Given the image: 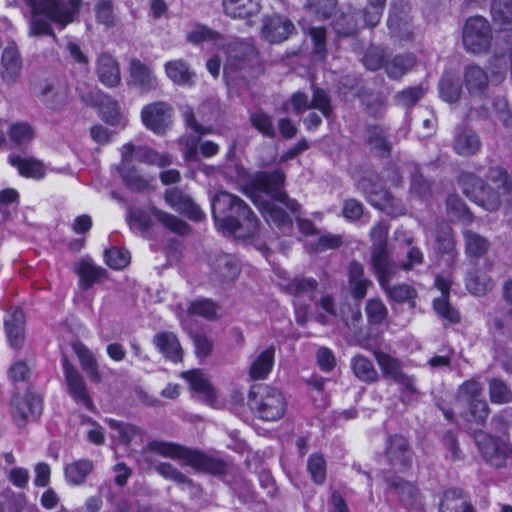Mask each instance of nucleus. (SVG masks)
<instances>
[{"instance_id":"1","label":"nucleus","mask_w":512,"mask_h":512,"mask_svg":"<svg viewBox=\"0 0 512 512\" xmlns=\"http://www.w3.org/2000/svg\"><path fill=\"white\" fill-rule=\"evenodd\" d=\"M212 212L216 227L225 234L245 239L258 231L259 222L254 213L234 194L219 191L213 198Z\"/></svg>"},{"instance_id":"2","label":"nucleus","mask_w":512,"mask_h":512,"mask_svg":"<svg viewBox=\"0 0 512 512\" xmlns=\"http://www.w3.org/2000/svg\"><path fill=\"white\" fill-rule=\"evenodd\" d=\"M468 418V429L483 459L491 466L504 465L509 447L506 442L507 425L503 418Z\"/></svg>"},{"instance_id":"3","label":"nucleus","mask_w":512,"mask_h":512,"mask_svg":"<svg viewBox=\"0 0 512 512\" xmlns=\"http://www.w3.org/2000/svg\"><path fill=\"white\" fill-rule=\"evenodd\" d=\"M31 8L33 18L30 23V35L51 34V26L47 21L38 18L47 16L51 21L62 26L72 22L78 12L81 0H24Z\"/></svg>"},{"instance_id":"4","label":"nucleus","mask_w":512,"mask_h":512,"mask_svg":"<svg viewBox=\"0 0 512 512\" xmlns=\"http://www.w3.org/2000/svg\"><path fill=\"white\" fill-rule=\"evenodd\" d=\"M121 157L120 173L127 186L133 190H143L149 184L148 179L130 169L133 160L159 167H165L171 163V157L168 154H159L149 147H135L131 143L122 146Z\"/></svg>"},{"instance_id":"5","label":"nucleus","mask_w":512,"mask_h":512,"mask_svg":"<svg viewBox=\"0 0 512 512\" xmlns=\"http://www.w3.org/2000/svg\"><path fill=\"white\" fill-rule=\"evenodd\" d=\"M492 28L482 16H473L466 20L462 30L464 49L473 55L486 54L492 45Z\"/></svg>"},{"instance_id":"6","label":"nucleus","mask_w":512,"mask_h":512,"mask_svg":"<svg viewBox=\"0 0 512 512\" xmlns=\"http://www.w3.org/2000/svg\"><path fill=\"white\" fill-rule=\"evenodd\" d=\"M463 192L478 205L488 211H495L500 207L501 189L485 185L483 181L472 173H464L460 177Z\"/></svg>"},{"instance_id":"7","label":"nucleus","mask_w":512,"mask_h":512,"mask_svg":"<svg viewBox=\"0 0 512 512\" xmlns=\"http://www.w3.org/2000/svg\"><path fill=\"white\" fill-rule=\"evenodd\" d=\"M285 180V175L281 170H275L271 173L259 172L251 178L252 187L259 192H264L279 202H282L293 213L300 210V204L288 197L281 190Z\"/></svg>"},{"instance_id":"8","label":"nucleus","mask_w":512,"mask_h":512,"mask_svg":"<svg viewBox=\"0 0 512 512\" xmlns=\"http://www.w3.org/2000/svg\"><path fill=\"white\" fill-rule=\"evenodd\" d=\"M374 356L380 367L382 376L399 385L403 395H414L418 393L415 378L403 371V364L399 359L382 351H375Z\"/></svg>"},{"instance_id":"9","label":"nucleus","mask_w":512,"mask_h":512,"mask_svg":"<svg viewBox=\"0 0 512 512\" xmlns=\"http://www.w3.org/2000/svg\"><path fill=\"white\" fill-rule=\"evenodd\" d=\"M204 266L210 268L211 276L220 283L234 281L240 273L236 257L222 252H214L204 257H199L198 267L203 269Z\"/></svg>"},{"instance_id":"10","label":"nucleus","mask_w":512,"mask_h":512,"mask_svg":"<svg viewBox=\"0 0 512 512\" xmlns=\"http://www.w3.org/2000/svg\"><path fill=\"white\" fill-rule=\"evenodd\" d=\"M142 124L157 135H165L173 122V109L163 101L145 105L141 110Z\"/></svg>"},{"instance_id":"11","label":"nucleus","mask_w":512,"mask_h":512,"mask_svg":"<svg viewBox=\"0 0 512 512\" xmlns=\"http://www.w3.org/2000/svg\"><path fill=\"white\" fill-rule=\"evenodd\" d=\"M381 288L390 301L397 303L410 302L415 299L416 290L407 284L391 286L389 284L392 277L397 272V267L392 263L374 270Z\"/></svg>"},{"instance_id":"12","label":"nucleus","mask_w":512,"mask_h":512,"mask_svg":"<svg viewBox=\"0 0 512 512\" xmlns=\"http://www.w3.org/2000/svg\"><path fill=\"white\" fill-rule=\"evenodd\" d=\"M361 187L365 191L368 201L374 207L393 217L405 214V206L401 200L395 198L387 190L375 184L368 185L366 182H363Z\"/></svg>"},{"instance_id":"13","label":"nucleus","mask_w":512,"mask_h":512,"mask_svg":"<svg viewBox=\"0 0 512 512\" xmlns=\"http://www.w3.org/2000/svg\"><path fill=\"white\" fill-rule=\"evenodd\" d=\"M458 399L469 407L473 416H484L489 413L488 403L483 396V386L475 378L460 385Z\"/></svg>"},{"instance_id":"14","label":"nucleus","mask_w":512,"mask_h":512,"mask_svg":"<svg viewBox=\"0 0 512 512\" xmlns=\"http://www.w3.org/2000/svg\"><path fill=\"white\" fill-rule=\"evenodd\" d=\"M81 98L89 105H100L102 118L105 122L113 126H125L127 119L120 111L118 103L108 96H100L99 92L94 90L85 95L80 92Z\"/></svg>"},{"instance_id":"15","label":"nucleus","mask_w":512,"mask_h":512,"mask_svg":"<svg viewBox=\"0 0 512 512\" xmlns=\"http://www.w3.org/2000/svg\"><path fill=\"white\" fill-rule=\"evenodd\" d=\"M249 405L259 413H266L270 416H283L286 413V402L283 394L277 389L266 388V393L260 401L256 399V393L249 392Z\"/></svg>"},{"instance_id":"16","label":"nucleus","mask_w":512,"mask_h":512,"mask_svg":"<svg viewBox=\"0 0 512 512\" xmlns=\"http://www.w3.org/2000/svg\"><path fill=\"white\" fill-rule=\"evenodd\" d=\"M63 370L72 398L79 404L84 405L90 411H93V403L88 394L87 386L82 375L75 369L66 358L63 359Z\"/></svg>"},{"instance_id":"17","label":"nucleus","mask_w":512,"mask_h":512,"mask_svg":"<svg viewBox=\"0 0 512 512\" xmlns=\"http://www.w3.org/2000/svg\"><path fill=\"white\" fill-rule=\"evenodd\" d=\"M386 457L396 471L406 470L412 461V453L407 440L400 435L390 437L386 448Z\"/></svg>"},{"instance_id":"18","label":"nucleus","mask_w":512,"mask_h":512,"mask_svg":"<svg viewBox=\"0 0 512 512\" xmlns=\"http://www.w3.org/2000/svg\"><path fill=\"white\" fill-rule=\"evenodd\" d=\"M22 72V59L17 47L9 44L5 47L1 58L0 77L2 81L8 85H15Z\"/></svg>"},{"instance_id":"19","label":"nucleus","mask_w":512,"mask_h":512,"mask_svg":"<svg viewBox=\"0 0 512 512\" xmlns=\"http://www.w3.org/2000/svg\"><path fill=\"white\" fill-rule=\"evenodd\" d=\"M293 23L285 16L273 15L263 20L262 35L271 43H280L294 32Z\"/></svg>"},{"instance_id":"20","label":"nucleus","mask_w":512,"mask_h":512,"mask_svg":"<svg viewBox=\"0 0 512 512\" xmlns=\"http://www.w3.org/2000/svg\"><path fill=\"white\" fill-rule=\"evenodd\" d=\"M128 84L143 92L156 90L159 87V81L152 70L138 59H132L129 63Z\"/></svg>"},{"instance_id":"21","label":"nucleus","mask_w":512,"mask_h":512,"mask_svg":"<svg viewBox=\"0 0 512 512\" xmlns=\"http://www.w3.org/2000/svg\"><path fill=\"white\" fill-rule=\"evenodd\" d=\"M387 234L388 226L383 222L377 223L370 232L373 241L371 261L374 270L391 264L386 249Z\"/></svg>"},{"instance_id":"22","label":"nucleus","mask_w":512,"mask_h":512,"mask_svg":"<svg viewBox=\"0 0 512 512\" xmlns=\"http://www.w3.org/2000/svg\"><path fill=\"white\" fill-rule=\"evenodd\" d=\"M482 143L479 136L470 128L456 129L452 148L460 156H473L481 149Z\"/></svg>"},{"instance_id":"23","label":"nucleus","mask_w":512,"mask_h":512,"mask_svg":"<svg viewBox=\"0 0 512 512\" xmlns=\"http://www.w3.org/2000/svg\"><path fill=\"white\" fill-rule=\"evenodd\" d=\"M5 331L9 344L20 349L25 340V316L21 309H12L5 319Z\"/></svg>"},{"instance_id":"24","label":"nucleus","mask_w":512,"mask_h":512,"mask_svg":"<svg viewBox=\"0 0 512 512\" xmlns=\"http://www.w3.org/2000/svg\"><path fill=\"white\" fill-rule=\"evenodd\" d=\"M389 489L399 495L401 501L407 505L408 512H423V507L416 487L400 478L387 481Z\"/></svg>"},{"instance_id":"25","label":"nucleus","mask_w":512,"mask_h":512,"mask_svg":"<svg viewBox=\"0 0 512 512\" xmlns=\"http://www.w3.org/2000/svg\"><path fill=\"white\" fill-rule=\"evenodd\" d=\"M275 360V347L273 345L260 351L249 365V377L252 380H264L271 373Z\"/></svg>"},{"instance_id":"26","label":"nucleus","mask_w":512,"mask_h":512,"mask_svg":"<svg viewBox=\"0 0 512 512\" xmlns=\"http://www.w3.org/2000/svg\"><path fill=\"white\" fill-rule=\"evenodd\" d=\"M254 203L268 223L274 224L284 234L292 230V220L281 208L271 202H260L257 199H254Z\"/></svg>"},{"instance_id":"27","label":"nucleus","mask_w":512,"mask_h":512,"mask_svg":"<svg viewBox=\"0 0 512 512\" xmlns=\"http://www.w3.org/2000/svg\"><path fill=\"white\" fill-rule=\"evenodd\" d=\"M463 77L465 87L472 96H481L488 88V75L479 65L466 66Z\"/></svg>"},{"instance_id":"28","label":"nucleus","mask_w":512,"mask_h":512,"mask_svg":"<svg viewBox=\"0 0 512 512\" xmlns=\"http://www.w3.org/2000/svg\"><path fill=\"white\" fill-rule=\"evenodd\" d=\"M153 343L168 360L175 363L182 360V349L174 333L159 332L154 336Z\"/></svg>"},{"instance_id":"29","label":"nucleus","mask_w":512,"mask_h":512,"mask_svg":"<svg viewBox=\"0 0 512 512\" xmlns=\"http://www.w3.org/2000/svg\"><path fill=\"white\" fill-rule=\"evenodd\" d=\"M97 75L99 80L108 87H115L120 83V69L117 61L108 54H102L97 61Z\"/></svg>"},{"instance_id":"30","label":"nucleus","mask_w":512,"mask_h":512,"mask_svg":"<svg viewBox=\"0 0 512 512\" xmlns=\"http://www.w3.org/2000/svg\"><path fill=\"white\" fill-rule=\"evenodd\" d=\"M6 129L9 130L10 140L15 145L27 144L34 137V131L29 124L20 122L9 125L7 122L0 119V148L6 143L4 137Z\"/></svg>"},{"instance_id":"31","label":"nucleus","mask_w":512,"mask_h":512,"mask_svg":"<svg viewBox=\"0 0 512 512\" xmlns=\"http://www.w3.org/2000/svg\"><path fill=\"white\" fill-rule=\"evenodd\" d=\"M73 347L81 367L86 372L87 376L92 382L100 383L102 381V374L92 351L81 343H76Z\"/></svg>"},{"instance_id":"32","label":"nucleus","mask_w":512,"mask_h":512,"mask_svg":"<svg viewBox=\"0 0 512 512\" xmlns=\"http://www.w3.org/2000/svg\"><path fill=\"white\" fill-rule=\"evenodd\" d=\"M146 451L163 457L190 462V451L172 442L153 441L148 444Z\"/></svg>"},{"instance_id":"33","label":"nucleus","mask_w":512,"mask_h":512,"mask_svg":"<svg viewBox=\"0 0 512 512\" xmlns=\"http://www.w3.org/2000/svg\"><path fill=\"white\" fill-rule=\"evenodd\" d=\"M226 15L233 18H247L260 11L258 0H223Z\"/></svg>"},{"instance_id":"34","label":"nucleus","mask_w":512,"mask_h":512,"mask_svg":"<svg viewBox=\"0 0 512 512\" xmlns=\"http://www.w3.org/2000/svg\"><path fill=\"white\" fill-rule=\"evenodd\" d=\"M9 162L12 166L16 167L19 173L24 177L41 179L45 176V165L39 160L10 156Z\"/></svg>"},{"instance_id":"35","label":"nucleus","mask_w":512,"mask_h":512,"mask_svg":"<svg viewBox=\"0 0 512 512\" xmlns=\"http://www.w3.org/2000/svg\"><path fill=\"white\" fill-rule=\"evenodd\" d=\"M440 512H475L468 499L459 490H448L444 493Z\"/></svg>"},{"instance_id":"36","label":"nucleus","mask_w":512,"mask_h":512,"mask_svg":"<svg viewBox=\"0 0 512 512\" xmlns=\"http://www.w3.org/2000/svg\"><path fill=\"white\" fill-rule=\"evenodd\" d=\"M415 64V57L410 54L395 55L385 61L387 75L392 79H399L406 74Z\"/></svg>"},{"instance_id":"37","label":"nucleus","mask_w":512,"mask_h":512,"mask_svg":"<svg viewBox=\"0 0 512 512\" xmlns=\"http://www.w3.org/2000/svg\"><path fill=\"white\" fill-rule=\"evenodd\" d=\"M463 237L465 252L468 257L480 258L488 252L490 242L482 235L472 230H464Z\"/></svg>"},{"instance_id":"38","label":"nucleus","mask_w":512,"mask_h":512,"mask_svg":"<svg viewBox=\"0 0 512 512\" xmlns=\"http://www.w3.org/2000/svg\"><path fill=\"white\" fill-rule=\"evenodd\" d=\"M166 76L176 85L184 86L189 84L191 78L188 62L181 59L171 60L164 65Z\"/></svg>"},{"instance_id":"39","label":"nucleus","mask_w":512,"mask_h":512,"mask_svg":"<svg viewBox=\"0 0 512 512\" xmlns=\"http://www.w3.org/2000/svg\"><path fill=\"white\" fill-rule=\"evenodd\" d=\"M368 145L380 155L389 154L391 144L387 138L386 130L378 125L369 126L365 135Z\"/></svg>"},{"instance_id":"40","label":"nucleus","mask_w":512,"mask_h":512,"mask_svg":"<svg viewBox=\"0 0 512 512\" xmlns=\"http://www.w3.org/2000/svg\"><path fill=\"white\" fill-rule=\"evenodd\" d=\"M75 273L80 278V284L85 287H90L101 279L104 275V270L96 267L90 260L82 259L79 261L75 268Z\"/></svg>"},{"instance_id":"41","label":"nucleus","mask_w":512,"mask_h":512,"mask_svg":"<svg viewBox=\"0 0 512 512\" xmlns=\"http://www.w3.org/2000/svg\"><path fill=\"white\" fill-rule=\"evenodd\" d=\"M93 463L89 460H78L65 467V478L71 485L82 484L91 473Z\"/></svg>"},{"instance_id":"42","label":"nucleus","mask_w":512,"mask_h":512,"mask_svg":"<svg viewBox=\"0 0 512 512\" xmlns=\"http://www.w3.org/2000/svg\"><path fill=\"white\" fill-rule=\"evenodd\" d=\"M316 289L317 282L312 278H294L284 286V290L296 298L311 299Z\"/></svg>"},{"instance_id":"43","label":"nucleus","mask_w":512,"mask_h":512,"mask_svg":"<svg viewBox=\"0 0 512 512\" xmlns=\"http://www.w3.org/2000/svg\"><path fill=\"white\" fill-rule=\"evenodd\" d=\"M355 376L363 382L372 383L378 380V373L373 363L366 357L358 355L351 361Z\"/></svg>"},{"instance_id":"44","label":"nucleus","mask_w":512,"mask_h":512,"mask_svg":"<svg viewBox=\"0 0 512 512\" xmlns=\"http://www.w3.org/2000/svg\"><path fill=\"white\" fill-rule=\"evenodd\" d=\"M167 204L175 211L186 214L189 218L192 215V201L188 195H184L178 189H169L165 193Z\"/></svg>"},{"instance_id":"45","label":"nucleus","mask_w":512,"mask_h":512,"mask_svg":"<svg viewBox=\"0 0 512 512\" xmlns=\"http://www.w3.org/2000/svg\"><path fill=\"white\" fill-rule=\"evenodd\" d=\"M194 393L201 395L208 403L216 399L217 393L209 377L201 370L194 369Z\"/></svg>"},{"instance_id":"46","label":"nucleus","mask_w":512,"mask_h":512,"mask_svg":"<svg viewBox=\"0 0 512 512\" xmlns=\"http://www.w3.org/2000/svg\"><path fill=\"white\" fill-rule=\"evenodd\" d=\"M489 396L492 403L507 404L512 401V390L499 378H492L488 383Z\"/></svg>"},{"instance_id":"47","label":"nucleus","mask_w":512,"mask_h":512,"mask_svg":"<svg viewBox=\"0 0 512 512\" xmlns=\"http://www.w3.org/2000/svg\"><path fill=\"white\" fill-rule=\"evenodd\" d=\"M410 194L420 199L431 196V183L423 177L417 165H413L411 171Z\"/></svg>"},{"instance_id":"48","label":"nucleus","mask_w":512,"mask_h":512,"mask_svg":"<svg viewBox=\"0 0 512 512\" xmlns=\"http://www.w3.org/2000/svg\"><path fill=\"white\" fill-rule=\"evenodd\" d=\"M491 12L496 23L512 29V0H494Z\"/></svg>"},{"instance_id":"49","label":"nucleus","mask_w":512,"mask_h":512,"mask_svg":"<svg viewBox=\"0 0 512 512\" xmlns=\"http://www.w3.org/2000/svg\"><path fill=\"white\" fill-rule=\"evenodd\" d=\"M109 425L112 430V438L124 444L130 443L139 436L135 427L125 424L122 421L111 419Z\"/></svg>"},{"instance_id":"50","label":"nucleus","mask_w":512,"mask_h":512,"mask_svg":"<svg viewBox=\"0 0 512 512\" xmlns=\"http://www.w3.org/2000/svg\"><path fill=\"white\" fill-rule=\"evenodd\" d=\"M365 312L369 323L373 325L382 324L388 316L387 307L378 298H372L367 301Z\"/></svg>"},{"instance_id":"51","label":"nucleus","mask_w":512,"mask_h":512,"mask_svg":"<svg viewBox=\"0 0 512 512\" xmlns=\"http://www.w3.org/2000/svg\"><path fill=\"white\" fill-rule=\"evenodd\" d=\"M388 28L390 33L400 39H408L411 35V23L406 17H401L393 12L388 18Z\"/></svg>"},{"instance_id":"52","label":"nucleus","mask_w":512,"mask_h":512,"mask_svg":"<svg viewBox=\"0 0 512 512\" xmlns=\"http://www.w3.org/2000/svg\"><path fill=\"white\" fill-rule=\"evenodd\" d=\"M466 286L472 294L482 296L493 288V282L488 276L475 273L468 276Z\"/></svg>"},{"instance_id":"53","label":"nucleus","mask_w":512,"mask_h":512,"mask_svg":"<svg viewBox=\"0 0 512 512\" xmlns=\"http://www.w3.org/2000/svg\"><path fill=\"white\" fill-rule=\"evenodd\" d=\"M194 470H201L212 474L222 472L223 464L221 461L209 457L199 451L194 450Z\"/></svg>"},{"instance_id":"54","label":"nucleus","mask_w":512,"mask_h":512,"mask_svg":"<svg viewBox=\"0 0 512 512\" xmlns=\"http://www.w3.org/2000/svg\"><path fill=\"white\" fill-rule=\"evenodd\" d=\"M433 307L438 316L450 323H458L460 321L459 312L451 306L447 297H439L434 300Z\"/></svg>"},{"instance_id":"55","label":"nucleus","mask_w":512,"mask_h":512,"mask_svg":"<svg viewBox=\"0 0 512 512\" xmlns=\"http://www.w3.org/2000/svg\"><path fill=\"white\" fill-rule=\"evenodd\" d=\"M310 103L311 109L319 110L327 119L331 117L333 108L331 105L330 97L326 91L320 88H315Z\"/></svg>"},{"instance_id":"56","label":"nucleus","mask_w":512,"mask_h":512,"mask_svg":"<svg viewBox=\"0 0 512 512\" xmlns=\"http://www.w3.org/2000/svg\"><path fill=\"white\" fill-rule=\"evenodd\" d=\"M194 315L214 320L219 316V306L211 299L198 298L194 300Z\"/></svg>"},{"instance_id":"57","label":"nucleus","mask_w":512,"mask_h":512,"mask_svg":"<svg viewBox=\"0 0 512 512\" xmlns=\"http://www.w3.org/2000/svg\"><path fill=\"white\" fill-rule=\"evenodd\" d=\"M42 398L35 393H28L19 407L20 416H35L42 413Z\"/></svg>"},{"instance_id":"58","label":"nucleus","mask_w":512,"mask_h":512,"mask_svg":"<svg viewBox=\"0 0 512 512\" xmlns=\"http://www.w3.org/2000/svg\"><path fill=\"white\" fill-rule=\"evenodd\" d=\"M308 471L317 484H322L326 478V463L320 454H313L308 459Z\"/></svg>"},{"instance_id":"59","label":"nucleus","mask_w":512,"mask_h":512,"mask_svg":"<svg viewBox=\"0 0 512 512\" xmlns=\"http://www.w3.org/2000/svg\"><path fill=\"white\" fill-rule=\"evenodd\" d=\"M439 90L442 99L447 102H455L461 95V88L458 82L451 77H444L440 81Z\"/></svg>"},{"instance_id":"60","label":"nucleus","mask_w":512,"mask_h":512,"mask_svg":"<svg viewBox=\"0 0 512 512\" xmlns=\"http://www.w3.org/2000/svg\"><path fill=\"white\" fill-rule=\"evenodd\" d=\"M105 262L113 269H123L130 262V254L126 250L112 248L105 252Z\"/></svg>"},{"instance_id":"61","label":"nucleus","mask_w":512,"mask_h":512,"mask_svg":"<svg viewBox=\"0 0 512 512\" xmlns=\"http://www.w3.org/2000/svg\"><path fill=\"white\" fill-rule=\"evenodd\" d=\"M387 58L385 50L379 47H372L366 52L363 63L369 70L375 71L383 66L385 67Z\"/></svg>"},{"instance_id":"62","label":"nucleus","mask_w":512,"mask_h":512,"mask_svg":"<svg viewBox=\"0 0 512 512\" xmlns=\"http://www.w3.org/2000/svg\"><path fill=\"white\" fill-rule=\"evenodd\" d=\"M250 120L252 125L263 135L271 138L275 136L274 125L269 115L257 112L250 116Z\"/></svg>"},{"instance_id":"63","label":"nucleus","mask_w":512,"mask_h":512,"mask_svg":"<svg viewBox=\"0 0 512 512\" xmlns=\"http://www.w3.org/2000/svg\"><path fill=\"white\" fill-rule=\"evenodd\" d=\"M156 217L165 227L174 233L182 235L189 231V226L186 223L166 212L157 211Z\"/></svg>"},{"instance_id":"64","label":"nucleus","mask_w":512,"mask_h":512,"mask_svg":"<svg viewBox=\"0 0 512 512\" xmlns=\"http://www.w3.org/2000/svg\"><path fill=\"white\" fill-rule=\"evenodd\" d=\"M488 179L493 184V187L501 189L502 193L510 192L512 186L508 174L502 168H491L488 173Z\"/></svg>"}]
</instances>
